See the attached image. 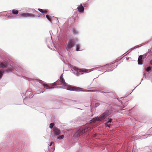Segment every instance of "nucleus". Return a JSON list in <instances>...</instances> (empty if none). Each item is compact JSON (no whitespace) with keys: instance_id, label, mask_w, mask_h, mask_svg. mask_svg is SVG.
Wrapping results in <instances>:
<instances>
[{"instance_id":"obj_11","label":"nucleus","mask_w":152,"mask_h":152,"mask_svg":"<svg viewBox=\"0 0 152 152\" xmlns=\"http://www.w3.org/2000/svg\"><path fill=\"white\" fill-rule=\"evenodd\" d=\"M7 63L6 62H2L0 64V68H4L7 67Z\"/></svg>"},{"instance_id":"obj_16","label":"nucleus","mask_w":152,"mask_h":152,"mask_svg":"<svg viewBox=\"0 0 152 152\" xmlns=\"http://www.w3.org/2000/svg\"><path fill=\"white\" fill-rule=\"evenodd\" d=\"M80 45H79L77 44L76 45V50L77 51H79L80 50Z\"/></svg>"},{"instance_id":"obj_12","label":"nucleus","mask_w":152,"mask_h":152,"mask_svg":"<svg viewBox=\"0 0 152 152\" xmlns=\"http://www.w3.org/2000/svg\"><path fill=\"white\" fill-rule=\"evenodd\" d=\"M43 85L46 89H50V88H53V86L54 85H52V86L50 87L47 84L44 83L43 84Z\"/></svg>"},{"instance_id":"obj_27","label":"nucleus","mask_w":152,"mask_h":152,"mask_svg":"<svg viewBox=\"0 0 152 152\" xmlns=\"http://www.w3.org/2000/svg\"><path fill=\"white\" fill-rule=\"evenodd\" d=\"M150 64L152 65V60L151 61H150Z\"/></svg>"},{"instance_id":"obj_26","label":"nucleus","mask_w":152,"mask_h":152,"mask_svg":"<svg viewBox=\"0 0 152 152\" xmlns=\"http://www.w3.org/2000/svg\"><path fill=\"white\" fill-rule=\"evenodd\" d=\"M96 135H97L96 134H94L93 135V137H95V136H96Z\"/></svg>"},{"instance_id":"obj_1","label":"nucleus","mask_w":152,"mask_h":152,"mask_svg":"<svg viewBox=\"0 0 152 152\" xmlns=\"http://www.w3.org/2000/svg\"><path fill=\"white\" fill-rule=\"evenodd\" d=\"M109 115V114L108 112H105L101 115L99 117H97L94 118L92 120V121L94 122V121H101Z\"/></svg>"},{"instance_id":"obj_19","label":"nucleus","mask_w":152,"mask_h":152,"mask_svg":"<svg viewBox=\"0 0 152 152\" xmlns=\"http://www.w3.org/2000/svg\"><path fill=\"white\" fill-rule=\"evenodd\" d=\"M54 124L53 123H51L50 124L49 127L50 128L52 129L53 128L54 126Z\"/></svg>"},{"instance_id":"obj_21","label":"nucleus","mask_w":152,"mask_h":152,"mask_svg":"<svg viewBox=\"0 0 152 152\" xmlns=\"http://www.w3.org/2000/svg\"><path fill=\"white\" fill-rule=\"evenodd\" d=\"M151 69V67H148L146 68V71L147 72H149Z\"/></svg>"},{"instance_id":"obj_7","label":"nucleus","mask_w":152,"mask_h":152,"mask_svg":"<svg viewBox=\"0 0 152 152\" xmlns=\"http://www.w3.org/2000/svg\"><path fill=\"white\" fill-rule=\"evenodd\" d=\"M53 130L54 134L56 135H58L59 134H60L61 133V131L60 130L58 129L56 127H53Z\"/></svg>"},{"instance_id":"obj_3","label":"nucleus","mask_w":152,"mask_h":152,"mask_svg":"<svg viewBox=\"0 0 152 152\" xmlns=\"http://www.w3.org/2000/svg\"><path fill=\"white\" fill-rule=\"evenodd\" d=\"M75 43V40L74 39L69 40L67 45L66 48L67 51H70L71 49L74 47Z\"/></svg>"},{"instance_id":"obj_4","label":"nucleus","mask_w":152,"mask_h":152,"mask_svg":"<svg viewBox=\"0 0 152 152\" xmlns=\"http://www.w3.org/2000/svg\"><path fill=\"white\" fill-rule=\"evenodd\" d=\"M74 69L75 70H76L77 71V72L76 74V75L77 76H78L80 75L79 72H80L85 73H87L89 72L88 69H79L76 67H74Z\"/></svg>"},{"instance_id":"obj_24","label":"nucleus","mask_w":152,"mask_h":152,"mask_svg":"<svg viewBox=\"0 0 152 152\" xmlns=\"http://www.w3.org/2000/svg\"><path fill=\"white\" fill-rule=\"evenodd\" d=\"M105 124L106 126H108L109 127H110V126L111 125L110 124L109 125L108 124Z\"/></svg>"},{"instance_id":"obj_20","label":"nucleus","mask_w":152,"mask_h":152,"mask_svg":"<svg viewBox=\"0 0 152 152\" xmlns=\"http://www.w3.org/2000/svg\"><path fill=\"white\" fill-rule=\"evenodd\" d=\"M64 135H62L61 136H58L57 137V138L59 139H61L64 138Z\"/></svg>"},{"instance_id":"obj_18","label":"nucleus","mask_w":152,"mask_h":152,"mask_svg":"<svg viewBox=\"0 0 152 152\" xmlns=\"http://www.w3.org/2000/svg\"><path fill=\"white\" fill-rule=\"evenodd\" d=\"M46 17L48 19V20L50 21V22H51L52 19L50 17V16L48 15H46Z\"/></svg>"},{"instance_id":"obj_15","label":"nucleus","mask_w":152,"mask_h":152,"mask_svg":"<svg viewBox=\"0 0 152 152\" xmlns=\"http://www.w3.org/2000/svg\"><path fill=\"white\" fill-rule=\"evenodd\" d=\"M18 10H12V13L15 15H16L18 14Z\"/></svg>"},{"instance_id":"obj_14","label":"nucleus","mask_w":152,"mask_h":152,"mask_svg":"<svg viewBox=\"0 0 152 152\" xmlns=\"http://www.w3.org/2000/svg\"><path fill=\"white\" fill-rule=\"evenodd\" d=\"M13 69L12 67H11L10 68L7 69L6 70V71L7 72H12L13 70Z\"/></svg>"},{"instance_id":"obj_17","label":"nucleus","mask_w":152,"mask_h":152,"mask_svg":"<svg viewBox=\"0 0 152 152\" xmlns=\"http://www.w3.org/2000/svg\"><path fill=\"white\" fill-rule=\"evenodd\" d=\"M4 72V71L3 69H2L0 70V79L2 77L3 74Z\"/></svg>"},{"instance_id":"obj_8","label":"nucleus","mask_w":152,"mask_h":152,"mask_svg":"<svg viewBox=\"0 0 152 152\" xmlns=\"http://www.w3.org/2000/svg\"><path fill=\"white\" fill-rule=\"evenodd\" d=\"M144 55H140L139 56L138 60V64H143V58H144Z\"/></svg>"},{"instance_id":"obj_6","label":"nucleus","mask_w":152,"mask_h":152,"mask_svg":"<svg viewBox=\"0 0 152 152\" xmlns=\"http://www.w3.org/2000/svg\"><path fill=\"white\" fill-rule=\"evenodd\" d=\"M21 16L23 17H34V15L32 13H23L20 15Z\"/></svg>"},{"instance_id":"obj_22","label":"nucleus","mask_w":152,"mask_h":152,"mask_svg":"<svg viewBox=\"0 0 152 152\" xmlns=\"http://www.w3.org/2000/svg\"><path fill=\"white\" fill-rule=\"evenodd\" d=\"M73 32L74 34H76L77 33V31L75 29H73Z\"/></svg>"},{"instance_id":"obj_5","label":"nucleus","mask_w":152,"mask_h":152,"mask_svg":"<svg viewBox=\"0 0 152 152\" xmlns=\"http://www.w3.org/2000/svg\"><path fill=\"white\" fill-rule=\"evenodd\" d=\"M65 88L67 90L73 91H78L79 88L76 87H74L69 85L66 86Z\"/></svg>"},{"instance_id":"obj_2","label":"nucleus","mask_w":152,"mask_h":152,"mask_svg":"<svg viewBox=\"0 0 152 152\" xmlns=\"http://www.w3.org/2000/svg\"><path fill=\"white\" fill-rule=\"evenodd\" d=\"M90 129V127H84L78 130L75 133V135L77 137H79L84 133L87 132Z\"/></svg>"},{"instance_id":"obj_23","label":"nucleus","mask_w":152,"mask_h":152,"mask_svg":"<svg viewBox=\"0 0 152 152\" xmlns=\"http://www.w3.org/2000/svg\"><path fill=\"white\" fill-rule=\"evenodd\" d=\"M109 120L107 122V123L111 122L112 121V119L111 118H108Z\"/></svg>"},{"instance_id":"obj_25","label":"nucleus","mask_w":152,"mask_h":152,"mask_svg":"<svg viewBox=\"0 0 152 152\" xmlns=\"http://www.w3.org/2000/svg\"><path fill=\"white\" fill-rule=\"evenodd\" d=\"M54 143V142H53V141L51 142H50V145H49V146H51L52 144H53Z\"/></svg>"},{"instance_id":"obj_13","label":"nucleus","mask_w":152,"mask_h":152,"mask_svg":"<svg viewBox=\"0 0 152 152\" xmlns=\"http://www.w3.org/2000/svg\"><path fill=\"white\" fill-rule=\"evenodd\" d=\"M38 10L39 11L43 13L47 14L48 12V11L46 10H44L41 9H38Z\"/></svg>"},{"instance_id":"obj_10","label":"nucleus","mask_w":152,"mask_h":152,"mask_svg":"<svg viewBox=\"0 0 152 152\" xmlns=\"http://www.w3.org/2000/svg\"><path fill=\"white\" fill-rule=\"evenodd\" d=\"M59 80L63 85H65L66 83L64 79L63 78V74L61 75Z\"/></svg>"},{"instance_id":"obj_9","label":"nucleus","mask_w":152,"mask_h":152,"mask_svg":"<svg viewBox=\"0 0 152 152\" xmlns=\"http://www.w3.org/2000/svg\"><path fill=\"white\" fill-rule=\"evenodd\" d=\"M77 9L79 12L82 13L84 11V8L82 4H80L77 7Z\"/></svg>"}]
</instances>
